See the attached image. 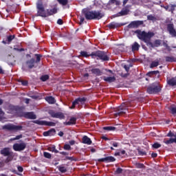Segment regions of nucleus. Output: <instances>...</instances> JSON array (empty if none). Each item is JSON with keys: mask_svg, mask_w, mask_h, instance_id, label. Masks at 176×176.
Masks as SVG:
<instances>
[{"mask_svg": "<svg viewBox=\"0 0 176 176\" xmlns=\"http://www.w3.org/2000/svg\"><path fill=\"white\" fill-rule=\"evenodd\" d=\"M135 34H137L138 39H140V41L144 42V43H146V46L148 47H159V46L162 45V40L160 39L155 40L154 43L151 41V39H152L153 36H155V33L152 32H146L145 31L142 32L140 30H137L135 31Z\"/></svg>", "mask_w": 176, "mask_h": 176, "instance_id": "nucleus-1", "label": "nucleus"}, {"mask_svg": "<svg viewBox=\"0 0 176 176\" xmlns=\"http://www.w3.org/2000/svg\"><path fill=\"white\" fill-rule=\"evenodd\" d=\"M81 57H91V58H96L97 60H102V61H109V56L107 55V52L104 51L98 50L96 52H91V54H89L87 52L81 51L80 52Z\"/></svg>", "mask_w": 176, "mask_h": 176, "instance_id": "nucleus-2", "label": "nucleus"}, {"mask_svg": "<svg viewBox=\"0 0 176 176\" xmlns=\"http://www.w3.org/2000/svg\"><path fill=\"white\" fill-rule=\"evenodd\" d=\"M82 14L85 17L86 20H101L104 16L101 11L90 10L89 8L82 9Z\"/></svg>", "mask_w": 176, "mask_h": 176, "instance_id": "nucleus-3", "label": "nucleus"}, {"mask_svg": "<svg viewBox=\"0 0 176 176\" xmlns=\"http://www.w3.org/2000/svg\"><path fill=\"white\" fill-rule=\"evenodd\" d=\"M37 16L40 17H49V16H53L57 13V8H54L51 10L47 9L45 10L43 3L42 1H38L36 3Z\"/></svg>", "mask_w": 176, "mask_h": 176, "instance_id": "nucleus-4", "label": "nucleus"}, {"mask_svg": "<svg viewBox=\"0 0 176 176\" xmlns=\"http://www.w3.org/2000/svg\"><path fill=\"white\" fill-rule=\"evenodd\" d=\"M131 107V103L129 102H123L120 107H118L116 111V113L113 114L116 118L118 116H122L124 115L129 111V108Z\"/></svg>", "mask_w": 176, "mask_h": 176, "instance_id": "nucleus-5", "label": "nucleus"}, {"mask_svg": "<svg viewBox=\"0 0 176 176\" xmlns=\"http://www.w3.org/2000/svg\"><path fill=\"white\" fill-rule=\"evenodd\" d=\"M162 87L159 82H154L147 87L146 91L148 94H157L162 91Z\"/></svg>", "mask_w": 176, "mask_h": 176, "instance_id": "nucleus-6", "label": "nucleus"}, {"mask_svg": "<svg viewBox=\"0 0 176 176\" xmlns=\"http://www.w3.org/2000/svg\"><path fill=\"white\" fill-rule=\"evenodd\" d=\"M1 155L5 157H8L7 159L6 160V162H12L13 160V152L10 151V148L9 147H6L3 148L0 151Z\"/></svg>", "mask_w": 176, "mask_h": 176, "instance_id": "nucleus-7", "label": "nucleus"}, {"mask_svg": "<svg viewBox=\"0 0 176 176\" xmlns=\"http://www.w3.org/2000/svg\"><path fill=\"white\" fill-rule=\"evenodd\" d=\"M2 129L6 130L7 131H19L20 130H23V126L7 124L2 126Z\"/></svg>", "mask_w": 176, "mask_h": 176, "instance_id": "nucleus-8", "label": "nucleus"}, {"mask_svg": "<svg viewBox=\"0 0 176 176\" xmlns=\"http://www.w3.org/2000/svg\"><path fill=\"white\" fill-rule=\"evenodd\" d=\"M49 115H50L51 118H55L56 119H60V120L65 119V116L62 112H56L53 110H50L49 111Z\"/></svg>", "mask_w": 176, "mask_h": 176, "instance_id": "nucleus-9", "label": "nucleus"}, {"mask_svg": "<svg viewBox=\"0 0 176 176\" xmlns=\"http://www.w3.org/2000/svg\"><path fill=\"white\" fill-rule=\"evenodd\" d=\"M166 30L172 38H176V30L174 28V23H170L166 25Z\"/></svg>", "mask_w": 176, "mask_h": 176, "instance_id": "nucleus-10", "label": "nucleus"}, {"mask_svg": "<svg viewBox=\"0 0 176 176\" xmlns=\"http://www.w3.org/2000/svg\"><path fill=\"white\" fill-rule=\"evenodd\" d=\"M25 148H27V144H25V142H22L21 144L15 143L13 145V149L16 152H20L21 151H24Z\"/></svg>", "mask_w": 176, "mask_h": 176, "instance_id": "nucleus-11", "label": "nucleus"}, {"mask_svg": "<svg viewBox=\"0 0 176 176\" xmlns=\"http://www.w3.org/2000/svg\"><path fill=\"white\" fill-rule=\"evenodd\" d=\"M144 24V21H131L127 26L126 28H138L140 25H142Z\"/></svg>", "mask_w": 176, "mask_h": 176, "instance_id": "nucleus-12", "label": "nucleus"}, {"mask_svg": "<svg viewBox=\"0 0 176 176\" xmlns=\"http://www.w3.org/2000/svg\"><path fill=\"white\" fill-rule=\"evenodd\" d=\"M130 13V9H129L128 6H126L122 9L120 12L114 14L113 17H120V16H127Z\"/></svg>", "mask_w": 176, "mask_h": 176, "instance_id": "nucleus-13", "label": "nucleus"}, {"mask_svg": "<svg viewBox=\"0 0 176 176\" xmlns=\"http://www.w3.org/2000/svg\"><path fill=\"white\" fill-rule=\"evenodd\" d=\"M116 161V159L113 156H108L104 158H100L97 160V162H105V163H112Z\"/></svg>", "mask_w": 176, "mask_h": 176, "instance_id": "nucleus-14", "label": "nucleus"}, {"mask_svg": "<svg viewBox=\"0 0 176 176\" xmlns=\"http://www.w3.org/2000/svg\"><path fill=\"white\" fill-rule=\"evenodd\" d=\"M8 111H9V113L16 114V113H19V112H20L21 109L18 106H14V105L10 104L8 107Z\"/></svg>", "mask_w": 176, "mask_h": 176, "instance_id": "nucleus-15", "label": "nucleus"}, {"mask_svg": "<svg viewBox=\"0 0 176 176\" xmlns=\"http://www.w3.org/2000/svg\"><path fill=\"white\" fill-rule=\"evenodd\" d=\"M23 116L25 119H36V115L34 112H25L23 113Z\"/></svg>", "mask_w": 176, "mask_h": 176, "instance_id": "nucleus-16", "label": "nucleus"}, {"mask_svg": "<svg viewBox=\"0 0 176 176\" xmlns=\"http://www.w3.org/2000/svg\"><path fill=\"white\" fill-rule=\"evenodd\" d=\"M34 64H35V59L34 58L26 61V65L28 66L29 69H32V68L35 67Z\"/></svg>", "mask_w": 176, "mask_h": 176, "instance_id": "nucleus-17", "label": "nucleus"}, {"mask_svg": "<svg viewBox=\"0 0 176 176\" xmlns=\"http://www.w3.org/2000/svg\"><path fill=\"white\" fill-rule=\"evenodd\" d=\"M82 144H86L87 145H91L92 142L90 138H88L87 135H84L82 138Z\"/></svg>", "mask_w": 176, "mask_h": 176, "instance_id": "nucleus-18", "label": "nucleus"}, {"mask_svg": "<svg viewBox=\"0 0 176 176\" xmlns=\"http://www.w3.org/2000/svg\"><path fill=\"white\" fill-rule=\"evenodd\" d=\"M64 124H65L66 126H71L72 124H76V118L72 117L69 119V121L64 122Z\"/></svg>", "mask_w": 176, "mask_h": 176, "instance_id": "nucleus-19", "label": "nucleus"}, {"mask_svg": "<svg viewBox=\"0 0 176 176\" xmlns=\"http://www.w3.org/2000/svg\"><path fill=\"white\" fill-rule=\"evenodd\" d=\"M140 47H141V45L138 43L134 42L131 45V50L132 52H138Z\"/></svg>", "mask_w": 176, "mask_h": 176, "instance_id": "nucleus-20", "label": "nucleus"}, {"mask_svg": "<svg viewBox=\"0 0 176 176\" xmlns=\"http://www.w3.org/2000/svg\"><path fill=\"white\" fill-rule=\"evenodd\" d=\"M91 71L92 74H94L96 76H101V75H102V72L98 68L92 69Z\"/></svg>", "mask_w": 176, "mask_h": 176, "instance_id": "nucleus-21", "label": "nucleus"}, {"mask_svg": "<svg viewBox=\"0 0 176 176\" xmlns=\"http://www.w3.org/2000/svg\"><path fill=\"white\" fill-rule=\"evenodd\" d=\"M103 80H104V82H108L109 83H112V82H115V80H116V78H115V76L113 77H103Z\"/></svg>", "mask_w": 176, "mask_h": 176, "instance_id": "nucleus-22", "label": "nucleus"}, {"mask_svg": "<svg viewBox=\"0 0 176 176\" xmlns=\"http://www.w3.org/2000/svg\"><path fill=\"white\" fill-rule=\"evenodd\" d=\"M165 61L166 63H176V58L174 56H165Z\"/></svg>", "mask_w": 176, "mask_h": 176, "instance_id": "nucleus-23", "label": "nucleus"}, {"mask_svg": "<svg viewBox=\"0 0 176 176\" xmlns=\"http://www.w3.org/2000/svg\"><path fill=\"white\" fill-rule=\"evenodd\" d=\"M46 101L49 104H55L56 103V99L53 96H47L45 98Z\"/></svg>", "mask_w": 176, "mask_h": 176, "instance_id": "nucleus-24", "label": "nucleus"}, {"mask_svg": "<svg viewBox=\"0 0 176 176\" xmlns=\"http://www.w3.org/2000/svg\"><path fill=\"white\" fill-rule=\"evenodd\" d=\"M75 100H76L77 104H85V102H86V101H87V98H86L85 97L78 98Z\"/></svg>", "mask_w": 176, "mask_h": 176, "instance_id": "nucleus-25", "label": "nucleus"}, {"mask_svg": "<svg viewBox=\"0 0 176 176\" xmlns=\"http://www.w3.org/2000/svg\"><path fill=\"white\" fill-rule=\"evenodd\" d=\"M108 27L110 30H115V28H118V27H119V25L116 23V22H111L108 25Z\"/></svg>", "mask_w": 176, "mask_h": 176, "instance_id": "nucleus-26", "label": "nucleus"}, {"mask_svg": "<svg viewBox=\"0 0 176 176\" xmlns=\"http://www.w3.org/2000/svg\"><path fill=\"white\" fill-rule=\"evenodd\" d=\"M168 85L169 86H176V78H172L168 80Z\"/></svg>", "mask_w": 176, "mask_h": 176, "instance_id": "nucleus-27", "label": "nucleus"}, {"mask_svg": "<svg viewBox=\"0 0 176 176\" xmlns=\"http://www.w3.org/2000/svg\"><path fill=\"white\" fill-rule=\"evenodd\" d=\"M157 74H160V72H159V70L151 71V72H148L146 74V76H149L150 78H152L153 75H157Z\"/></svg>", "mask_w": 176, "mask_h": 176, "instance_id": "nucleus-28", "label": "nucleus"}, {"mask_svg": "<svg viewBox=\"0 0 176 176\" xmlns=\"http://www.w3.org/2000/svg\"><path fill=\"white\" fill-rule=\"evenodd\" d=\"M47 149L48 151H50V152H54V153H59L58 150L56 149V146L54 145L48 147Z\"/></svg>", "mask_w": 176, "mask_h": 176, "instance_id": "nucleus-29", "label": "nucleus"}, {"mask_svg": "<svg viewBox=\"0 0 176 176\" xmlns=\"http://www.w3.org/2000/svg\"><path fill=\"white\" fill-rule=\"evenodd\" d=\"M103 130L106 131H115L116 130V127L115 126H104Z\"/></svg>", "mask_w": 176, "mask_h": 176, "instance_id": "nucleus-30", "label": "nucleus"}, {"mask_svg": "<svg viewBox=\"0 0 176 176\" xmlns=\"http://www.w3.org/2000/svg\"><path fill=\"white\" fill-rule=\"evenodd\" d=\"M34 56L36 57V64H38V63H41V58H42V55L39 54H35Z\"/></svg>", "mask_w": 176, "mask_h": 176, "instance_id": "nucleus-31", "label": "nucleus"}, {"mask_svg": "<svg viewBox=\"0 0 176 176\" xmlns=\"http://www.w3.org/2000/svg\"><path fill=\"white\" fill-rule=\"evenodd\" d=\"M34 123L39 124L40 126H47V121L36 120Z\"/></svg>", "mask_w": 176, "mask_h": 176, "instance_id": "nucleus-32", "label": "nucleus"}, {"mask_svg": "<svg viewBox=\"0 0 176 176\" xmlns=\"http://www.w3.org/2000/svg\"><path fill=\"white\" fill-rule=\"evenodd\" d=\"M164 144H166V145H170L171 144H174V138H170L169 140H164Z\"/></svg>", "mask_w": 176, "mask_h": 176, "instance_id": "nucleus-33", "label": "nucleus"}, {"mask_svg": "<svg viewBox=\"0 0 176 176\" xmlns=\"http://www.w3.org/2000/svg\"><path fill=\"white\" fill-rule=\"evenodd\" d=\"M147 20H148L150 21H156V20H157V19L155 16L150 14V15L147 16Z\"/></svg>", "mask_w": 176, "mask_h": 176, "instance_id": "nucleus-34", "label": "nucleus"}, {"mask_svg": "<svg viewBox=\"0 0 176 176\" xmlns=\"http://www.w3.org/2000/svg\"><path fill=\"white\" fill-rule=\"evenodd\" d=\"M58 3L60 5H63V6H66V5H68V0H57Z\"/></svg>", "mask_w": 176, "mask_h": 176, "instance_id": "nucleus-35", "label": "nucleus"}, {"mask_svg": "<svg viewBox=\"0 0 176 176\" xmlns=\"http://www.w3.org/2000/svg\"><path fill=\"white\" fill-rule=\"evenodd\" d=\"M136 168H145V165L142 163L137 162L135 164Z\"/></svg>", "mask_w": 176, "mask_h": 176, "instance_id": "nucleus-36", "label": "nucleus"}, {"mask_svg": "<svg viewBox=\"0 0 176 176\" xmlns=\"http://www.w3.org/2000/svg\"><path fill=\"white\" fill-rule=\"evenodd\" d=\"M159 66V61H153L150 65V68H155Z\"/></svg>", "mask_w": 176, "mask_h": 176, "instance_id": "nucleus-37", "label": "nucleus"}, {"mask_svg": "<svg viewBox=\"0 0 176 176\" xmlns=\"http://www.w3.org/2000/svg\"><path fill=\"white\" fill-rule=\"evenodd\" d=\"M28 96L30 97V98H32L33 100H38V98H39V96L32 95V92H29Z\"/></svg>", "mask_w": 176, "mask_h": 176, "instance_id": "nucleus-38", "label": "nucleus"}, {"mask_svg": "<svg viewBox=\"0 0 176 176\" xmlns=\"http://www.w3.org/2000/svg\"><path fill=\"white\" fill-rule=\"evenodd\" d=\"M14 38H16L15 35H10L7 37V41L8 42V43H10V42H12V41H13L14 39Z\"/></svg>", "mask_w": 176, "mask_h": 176, "instance_id": "nucleus-39", "label": "nucleus"}, {"mask_svg": "<svg viewBox=\"0 0 176 176\" xmlns=\"http://www.w3.org/2000/svg\"><path fill=\"white\" fill-rule=\"evenodd\" d=\"M152 146L154 149H159V148L162 146V144L158 142H155L152 145Z\"/></svg>", "mask_w": 176, "mask_h": 176, "instance_id": "nucleus-40", "label": "nucleus"}, {"mask_svg": "<svg viewBox=\"0 0 176 176\" xmlns=\"http://www.w3.org/2000/svg\"><path fill=\"white\" fill-rule=\"evenodd\" d=\"M48 133L50 137H52V135H54L56 134V129H51L48 131Z\"/></svg>", "mask_w": 176, "mask_h": 176, "instance_id": "nucleus-41", "label": "nucleus"}, {"mask_svg": "<svg viewBox=\"0 0 176 176\" xmlns=\"http://www.w3.org/2000/svg\"><path fill=\"white\" fill-rule=\"evenodd\" d=\"M43 155L44 157H46V159H52V154H50V153L44 152Z\"/></svg>", "mask_w": 176, "mask_h": 176, "instance_id": "nucleus-42", "label": "nucleus"}, {"mask_svg": "<svg viewBox=\"0 0 176 176\" xmlns=\"http://www.w3.org/2000/svg\"><path fill=\"white\" fill-rule=\"evenodd\" d=\"M65 160H70L71 162H76V158L74 157H68L66 156L65 157Z\"/></svg>", "mask_w": 176, "mask_h": 176, "instance_id": "nucleus-43", "label": "nucleus"}, {"mask_svg": "<svg viewBox=\"0 0 176 176\" xmlns=\"http://www.w3.org/2000/svg\"><path fill=\"white\" fill-rule=\"evenodd\" d=\"M176 6L174 4L170 5V8L168 10V12H171V13H174V10H175Z\"/></svg>", "mask_w": 176, "mask_h": 176, "instance_id": "nucleus-44", "label": "nucleus"}, {"mask_svg": "<svg viewBox=\"0 0 176 176\" xmlns=\"http://www.w3.org/2000/svg\"><path fill=\"white\" fill-rule=\"evenodd\" d=\"M41 79L42 82H46V80H47L49 79V76H47V75L42 76L41 77Z\"/></svg>", "mask_w": 176, "mask_h": 176, "instance_id": "nucleus-45", "label": "nucleus"}, {"mask_svg": "<svg viewBox=\"0 0 176 176\" xmlns=\"http://www.w3.org/2000/svg\"><path fill=\"white\" fill-rule=\"evenodd\" d=\"M58 170L60 173H65L67 171V168H65V166H59Z\"/></svg>", "mask_w": 176, "mask_h": 176, "instance_id": "nucleus-46", "label": "nucleus"}, {"mask_svg": "<svg viewBox=\"0 0 176 176\" xmlns=\"http://www.w3.org/2000/svg\"><path fill=\"white\" fill-rule=\"evenodd\" d=\"M63 149L65 150V151H71V145H69V144H65L64 145V146H63Z\"/></svg>", "mask_w": 176, "mask_h": 176, "instance_id": "nucleus-47", "label": "nucleus"}, {"mask_svg": "<svg viewBox=\"0 0 176 176\" xmlns=\"http://www.w3.org/2000/svg\"><path fill=\"white\" fill-rule=\"evenodd\" d=\"M47 126H49L50 127H54V126H56V122L47 121Z\"/></svg>", "mask_w": 176, "mask_h": 176, "instance_id": "nucleus-48", "label": "nucleus"}, {"mask_svg": "<svg viewBox=\"0 0 176 176\" xmlns=\"http://www.w3.org/2000/svg\"><path fill=\"white\" fill-rule=\"evenodd\" d=\"M122 173H123V169L122 168H118L115 171V174H122Z\"/></svg>", "mask_w": 176, "mask_h": 176, "instance_id": "nucleus-49", "label": "nucleus"}, {"mask_svg": "<svg viewBox=\"0 0 176 176\" xmlns=\"http://www.w3.org/2000/svg\"><path fill=\"white\" fill-rule=\"evenodd\" d=\"M5 115V113L3 111H2V109L0 108V121L3 119V116Z\"/></svg>", "mask_w": 176, "mask_h": 176, "instance_id": "nucleus-50", "label": "nucleus"}, {"mask_svg": "<svg viewBox=\"0 0 176 176\" xmlns=\"http://www.w3.org/2000/svg\"><path fill=\"white\" fill-rule=\"evenodd\" d=\"M78 102L76 101V100L72 102V105L70 107L71 109H75V107H76Z\"/></svg>", "mask_w": 176, "mask_h": 176, "instance_id": "nucleus-51", "label": "nucleus"}, {"mask_svg": "<svg viewBox=\"0 0 176 176\" xmlns=\"http://www.w3.org/2000/svg\"><path fill=\"white\" fill-rule=\"evenodd\" d=\"M111 144L114 148H118L119 146V142H111Z\"/></svg>", "mask_w": 176, "mask_h": 176, "instance_id": "nucleus-52", "label": "nucleus"}, {"mask_svg": "<svg viewBox=\"0 0 176 176\" xmlns=\"http://www.w3.org/2000/svg\"><path fill=\"white\" fill-rule=\"evenodd\" d=\"M166 137H175V134L173 133L171 131H170L168 134L166 135Z\"/></svg>", "mask_w": 176, "mask_h": 176, "instance_id": "nucleus-53", "label": "nucleus"}, {"mask_svg": "<svg viewBox=\"0 0 176 176\" xmlns=\"http://www.w3.org/2000/svg\"><path fill=\"white\" fill-rule=\"evenodd\" d=\"M21 83L22 86H28V81L27 80H21Z\"/></svg>", "mask_w": 176, "mask_h": 176, "instance_id": "nucleus-54", "label": "nucleus"}, {"mask_svg": "<svg viewBox=\"0 0 176 176\" xmlns=\"http://www.w3.org/2000/svg\"><path fill=\"white\" fill-rule=\"evenodd\" d=\"M170 112L172 115H176V107L170 108Z\"/></svg>", "mask_w": 176, "mask_h": 176, "instance_id": "nucleus-55", "label": "nucleus"}, {"mask_svg": "<svg viewBox=\"0 0 176 176\" xmlns=\"http://www.w3.org/2000/svg\"><path fill=\"white\" fill-rule=\"evenodd\" d=\"M85 21V18L82 16H80V25H82V24H83V22Z\"/></svg>", "mask_w": 176, "mask_h": 176, "instance_id": "nucleus-56", "label": "nucleus"}, {"mask_svg": "<svg viewBox=\"0 0 176 176\" xmlns=\"http://www.w3.org/2000/svg\"><path fill=\"white\" fill-rule=\"evenodd\" d=\"M17 170L18 171H19V173H23V171H24V168H23V166H17Z\"/></svg>", "mask_w": 176, "mask_h": 176, "instance_id": "nucleus-57", "label": "nucleus"}, {"mask_svg": "<svg viewBox=\"0 0 176 176\" xmlns=\"http://www.w3.org/2000/svg\"><path fill=\"white\" fill-rule=\"evenodd\" d=\"M57 24H58L59 25H63V24H64V21H63V19H59L57 21Z\"/></svg>", "mask_w": 176, "mask_h": 176, "instance_id": "nucleus-58", "label": "nucleus"}, {"mask_svg": "<svg viewBox=\"0 0 176 176\" xmlns=\"http://www.w3.org/2000/svg\"><path fill=\"white\" fill-rule=\"evenodd\" d=\"M124 69H125V71H126V72H129V71H130V66H129V65H124Z\"/></svg>", "mask_w": 176, "mask_h": 176, "instance_id": "nucleus-59", "label": "nucleus"}, {"mask_svg": "<svg viewBox=\"0 0 176 176\" xmlns=\"http://www.w3.org/2000/svg\"><path fill=\"white\" fill-rule=\"evenodd\" d=\"M20 138H23V135H16L15 138H14L12 140L14 141L16 140H20Z\"/></svg>", "mask_w": 176, "mask_h": 176, "instance_id": "nucleus-60", "label": "nucleus"}, {"mask_svg": "<svg viewBox=\"0 0 176 176\" xmlns=\"http://www.w3.org/2000/svg\"><path fill=\"white\" fill-rule=\"evenodd\" d=\"M139 154L140 155V156H146V152L145 151H140Z\"/></svg>", "mask_w": 176, "mask_h": 176, "instance_id": "nucleus-61", "label": "nucleus"}, {"mask_svg": "<svg viewBox=\"0 0 176 176\" xmlns=\"http://www.w3.org/2000/svg\"><path fill=\"white\" fill-rule=\"evenodd\" d=\"M164 46L166 47V49H167V50H168L170 52V50H171V48L170 47V46H168V44L167 43H164Z\"/></svg>", "mask_w": 176, "mask_h": 176, "instance_id": "nucleus-62", "label": "nucleus"}, {"mask_svg": "<svg viewBox=\"0 0 176 176\" xmlns=\"http://www.w3.org/2000/svg\"><path fill=\"white\" fill-rule=\"evenodd\" d=\"M59 153L60 155H63L64 156H68V155H69L68 153H67L65 151H61V152H59Z\"/></svg>", "mask_w": 176, "mask_h": 176, "instance_id": "nucleus-63", "label": "nucleus"}, {"mask_svg": "<svg viewBox=\"0 0 176 176\" xmlns=\"http://www.w3.org/2000/svg\"><path fill=\"white\" fill-rule=\"evenodd\" d=\"M120 76H122V78H127L129 76V74H123V73H122L120 74Z\"/></svg>", "mask_w": 176, "mask_h": 176, "instance_id": "nucleus-64", "label": "nucleus"}]
</instances>
